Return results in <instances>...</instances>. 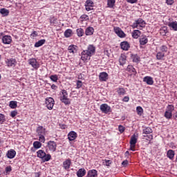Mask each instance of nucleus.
<instances>
[{"mask_svg":"<svg viewBox=\"0 0 177 177\" xmlns=\"http://www.w3.org/2000/svg\"><path fill=\"white\" fill-rule=\"evenodd\" d=\"M96 52V48L93 45H89L87 48V50H84L81 53V59L83 62H86V60H91V57L95 55Z\"/></svg>","mask_w":177,"mask_h":177,"instance_id":"1","label":"nucleus"},{"mask_svg":"<svg viewBox=\"0 0 177 177\" xmlns=\"http://www.w3.org/2000/svg\"><path fill=\"white\" fill-rule=\"evenodd\" d=\"M37 157H38V158H41L44 162H46L52 160V156L49 153H46V152L42 149H39L37 151Z\"/></svg>","mask_w":177,"mask_h":177,"instance_id":"2","label":"nucleus"},{"mask_svg":"<svg viewBox=\"0 0 177 177\" xmlns=\"http://www.w3.org/2000/svg\"><path fill=\"white\" fill-rule=\"evenodd\" d=\"M36 132L39 136V142L41 143H45V140H46L45 138V135H46V129L44 128L42 126H39L36 129Z\"/></svg>","mask_w":177,"mask_h":177,"instance_id":"3","label":"nucleus"},{"mask_svg":"<svg viewBox=\"0 0 177 177\" xmlns=\"http://www.w3.org/2000/svg\"><path fill=\"white\" fill-rule=\"evenodd\" d=\"M59 100L62 103H64L65 106L71 104V100L68 98V93H67V91L66 90L61 91Z\"/></svg>","mask_w":177,"mask_h":177,"instance_id":"4","label":"nucleus"},{"mask_svg":"<svg viewBox=\"0 0 177 177\" xmlns=\"http://www.w3.org/2000/svg\"><path fill=\"white\" fill-rule=\"evenodd\" d=\"M131 27L138 30H143L146 27V21L143 19L139 18L133 23Z\"/></svg>","mask_w":177,"mask_h":177,"instance_id":"5","label":"nucleus"},{"mask_svg":"<svg viewBox=\"0 0 177 177\" xmlns=\"http://www.w3.org/2000/svg\"><path fill=\"white\" fill-rule=\"evenodd\" d=\"M136 143H138V134H133L131 136L130 139V149L131 151H135V148L136 147Z\"/></svg>","mask_w":177,"mask_h":177,"instance_id":"6","label":"nucleus"},{"mask_svg":"<svg viewBox=\"0 0 177 177\" xmlns=\"http://www.w3.org/2000/svg\"><path fill=\"white\" fill-rule=\"evenodd\" d=\"M29 66H31L34 70H38L40 67L39 62L35 58H30L28 60Z\"/></svg>","mask_w":177,"mask_h":177,"instance_id":"7","label":"nucleus"},{"mask_svg":"<svg viewBox=\"0 0 177 177\" xmlns=\"http://www.w3.org/2000/svg\"><path fill=\"white\" fill-rule=\"evenodd\" d=\"M46 104L48 110H53L55 106V100L52 97H47L46 98Z\"/></svg>","mask_w":177,"mask_h":177,"instance_id":"8","label":"nucleus"},{"mask_svg":"<svg viewBox=\"0 0 177 177\" xmlns=\"http://www.w3.org/2000/svg\"><path fill=\"white\" fill-rule=\"evenodd\" d=\"M47 147L51 153H55L57 147V144L55 141L50 140L47 143Z\"/></svg>","mask_w":177,"mask_h":177,"instance_id":"9","label":"nucleus"},{"mask_svg":"<svg viewBox=\"0 0 177 177\" xmlns=\"http://www.w3.org/2000/svg\"><path fill=\"white\" fill-rule=\"evenodd\" d=\"M100 109L101 111L104 114H109V113H111V107L107 104H102Z\"/></svg>","mask_w":177,"mask_h":177,"instance_id":"10","label":"nucleus"},{"mask_svg":"<svg viewBox=\"0 0 177 177\" xmlns=\"http://www.w3.org/2000/svg\"><path fill=\"white\" fill-rule=\"evenodd\" d=\"M6 64L7 67H16V64H17V61L15 58H10L6 60Z\"/></svg>","mask_w":177,"mask_h":177,"instance_id":"11","label":"nucleus"},{"mask_svg":"<svg viewBox=\"0 0 177 177\" xmlns=\"http://www.w3.org/2000/svg\"><path fill=\"white\" fill-rule=\"evenodd\" d=\"M113 30L118 37H120V38H125L126 35L120 27H114Z\"/></svg>","mask_w":177,"mask_h":177,"instance_id":"12","label":"nucleus"},{"mask_svg":"<svg viewBox=\"0 0 177 177\" xmlns=\"http://www.w3.org/2000/svg\"><path fill=\"white\" fill-rule=\"evenodd\" d=\"M62 167L64 169L68 171L70 169V167H71V159L68 158L65 160L62 163Z\"/></svg>","mask_w":177,"mask_h":177,"instance_id":"13","label":"nucleus"},{"mask_svg":"<svg viewBox=\"0 0 177 177\" xmlns=\"http://www.w3.org/2000/svg\"><path fill=\"white\" fill-rule=\"evenodd\" d=\"M93 1L92 0H87L85 3V8L87 12L93 10Z\"/></svg>","mask_w":177,"mask_h":177,"instance_id":"14","label":"nucleus"},{"mask_svg":"<svg viewBox=\"0 0 177 177\" xmlns=\"http://www.w3.org/2000/svg\"><path fill=\"white\" fill-rule=\"evenodd\" d=\"M68 51L69 53H72V55H74L78 52V46L71 44L68 47Z\"/></svg>","mask_w":177,"mask_h":177,"instance_id":"15","label":"nucleus"},{"mask_svg":"<svg viewBox=\"0 0 177 177\" xmlns=\"http://www.w3.org/2000/svg\"><path fill=\"white\" fill-rule=\"evenodd\" d=\"M2 42L5 45H9L12 43V37L9 35H5L2 37Z\"/></svg>","mask_w":177,"mask_h":177,"instance_id":"16","label":"nucleus"},{"mask_svg":"<svg viewBox=\"0 0 177 177\" xmlns=\"http://www.w3.org/2000/svg\"><path fill=\"white\" fill-rule=\"evenodd\" d=\"M142 81L143 82H146L147 85H153L154 84V80L151 76H145Z\"/></svg>","mask_w":177,"mask_h":177,"instance_id":"17","label":"nucleus"},{"mask_svg":"<svg viewBox=\"0 0 177 177\" xmlns=\"http://www.w3.org/2000/svg\"><path fill=\"white\" fill-rule=\"evenodd\" d=\"M6 157L10 159L15 158L16 157V151L15 149H10L7 151Z\"/></svg>","mask_w":177,"mask_h":177,"instance_id":"18","label":"nucleus"},{"mask_svg":"<svg viewBox=\"0 0 177 177\" xmlns=\"http://www.w3.org/2000/svg\"><path fill=\"white\" fill-rule=\"evenodd\" d=\"M127 71H128V73H130L131 75H136V74H138V72H136V69H135V68L132 65H128L127 68Z\"/></svg>","mask_w":177,"mask_h":177,"instance_id":"19","label":"nucleus"},{"mask_svg":"<svg viewBox=\"0 0 177 177\" xmlns=\"http://www.w3.org/2000/svg\"><path fill=\"white\" fill-rule=\"evenodd\" d=\"M85 177H97V171L96 169L88 170Z\"/></svg>","mask_w":177,"mask_h":177,"instance_id":"20","label":"nucleus"},{"mask_svg":"<svg viewBox=\"0 0 177 177\" xmlns=\"http://www.w3.org/2000/svg\"><path fill=\"white\" fill-rule=\"evenodd\" d=\"M149 42V39H147V35H142L141 37L139 39L140 45H146Z\"/></svg>","mask_w":177,"mask_h":177,"instance_id":"21","label":"nucleus"},{"mask_svg":"<svg viewBox=\"0 0 177 177\" xmlns=\"http://www.w3.org/2000/svg\"><path fill=\"white\" fill-rule=\"evenodd\" d=\"M68 139L70 142H73V140H75L77 139V133L75 131H71L68 134Z\"/></svg>","mask_w":177,"mask_h":177,"instance_id":"22","label":"nucleus"},{"mask_svg":"<svg viewBox=\"0 0 177 177\" xmlns=\"http://www.w3.org/2000/svg\"><path fill=\"white\" fill-rule=\"evenodd\" d=\"M100 81H107L109 80V74L106 72H102L99 75Z\"/></svg>","mask_w":177,"mask_h":177,"instance_id":"23","label":"nucleus"},{"mask_svg":"<svg viewBox=\"0 0 177 177\" xmlns=\"http://www.w3.org/2000/svg\"><path fill=\"white\" fill-rule=\"evenodd\" d=\"M140 35H142V32H140V30H134L131 32V37L134 39H138V38H139V37H140Z\"/></svg>","mask_w":177,"mask_h":177,"instance_id":"24","label":"nucleus"},{"mask_svg":"<svg viewBox=\"0 0 177 177\" xmlns=\"http://www.w3.org/2000/svg\"><path fill=\"white\" fill-rule=\"evenodd\" d=\"M76 175L77 177H84L86 175V170L84 168L79 169L77 171Z\"/></svg>","mask_w":177,"mask_h":177,"instance_id":"25","label":"nucleus"},{"mask_svg":"<svg viewBox=\"0 0 177 177\" xmlns=\"http://www.w3.org/2000/svg\"><path fill=\"white\" fill-rule=\"evenodd\" d=\"M119 63L120 66H124L127 63V56L124 54H121L119 57Z\"/></svg>","mask_w":177,"mask_h":177,"instance_id":"26","label":"nucleus"},{"mask_svg":"<svg viewBox=\"0 0 177 177\" xmlns=\"http://www.w3.org/2000/svg\"><path fill=\"white\" fill-rule=\"evenodd\" d=\"M167 157L169 158V160H174V158L175 157V151L169 149L167 152Z\"/></svg>","mask_w":177,"mask_h":177,"instance_id":"27","label":"nucleus"},{"mask_svg":"<svg viewBox=\"0 0 177 177\" xmlns=\"http://www.w3.org/2000/svg\"><path fill=\"white\" fill-rule=\"evenodd\" d=\"M120 46L123 50H128V49H129V48H130L129 43H128V41L121 42Z\"/></svg>","mask_w":177,"mask_h":177,"instance_id":"28","label":"nucleus"},{"mask_svg":"<svg viewBox=\"0 0 177 177\" xmlns=\"http://www.w3.org/2000/svg\"><path fill=\"white\" fill-rule=\"evenodd\" d=\"M95 29L93 27H88L85 30L86 35H93Z\"/></svg>","mask_w":177,"mask_h":177,"instance_id":"29","label":"nucleus"},{"mask_svg":"<svg viewBox=\"0 0 177 177\" xmlns=\"http://www.w3.org/2000/svg\"><path fill=\"white\" fill-rule=\"evenodd\" d=\"M117 93L119 95V96H124V95L127 93V91H125V88L119 87L117 88Z\"/></svg>","mask_w":177,"mask_h":177,"instance_id":"30","label":"nucleus"},{"mask_svg":"<svg viewBox=\"0 0 177 177\" xmlns=\"http://www.w3.org/2000/svg\"><path fill=\"white\" fill-rule=\"evenodd\" d=\"M165 57V53H162L161 51H159L156 54V59L157 60H162Z\"/></svg>","mask_w":177,"mask_h":177,"instance_id":"31","label":"nucleus"},{"mask_svg":"<svg viewBox=\"0 0 177 177\" xmlns=\"http://www.w3.org/2000/svg\"><path fill=\"white\" fill-rule=\"evenodd\" d=\"M168 26L172 28L174 31H177V21L169 22Z\"/></svg>","mask_w":177,"mask_h":177,"instance_id":"32","label":"nucleus"},{"mask_svg":"<svg viewBox=\"0 0 177 177\" xmlns=\"http://www.w3.org/2000/svg\"><path fill=\"white\" fill-rule=\"evenodd\" d=\"M131 59H132L133 63H139V62H140V57H139V55H138L137 54L132 55Z\"/></svg>","mask_w":177,"mask_h":177,"instance_id":"33","label":"nucleus"},{"mask_svg":"<svg viewBox=\"0 0 177 177\" xmlns=\"http://www.w3.org/2000/svg\"><path fill=\"white\" fill-rule=\"evenodd\" d=\"M167 32H168V28H167V26H164L160 30V34L163 37H165Z\"/></svg>","mask_w":177,"mask_h":177,"instance_id":"34","label":"nucleus"},{"mask_svg":"<svg viewBox=\"0 0 177 177\" xmlns=\"http://www.w3.org/2000/svg\"><path fill=\"white\" fill-rule=\"evenodd\" d=\"M46 42L45 39L39 40L35 44V48H39V46H42Z\"/></svg>","mask_w":177,"mask_h":177,"instance_id":"35","label":"nucleus"},{"mask_svg":"<svg viewBox=\"0 0 177 177\" xmlns=\"http://www.w3.org/2000/svg\"><path fill=\"white\" fill-rule=\"evenodd\" d=\"M71 35H73V30L67 29V30H65L64 37L66 38H70V37H71Z\"/></svg>","mask_w":177,"mask_h":177,"instance_id":"36","label":"nucleus"},{"mask_svg":"<svg viewBox=\"0 0 177 177\" xmlns=\"http://www.w3.org/2000/svg\"><path fill=\"white\" fill-rule=\"evenodd\" d=\"M33 147L35 149H41L42 147V142L41 141H35L33 142Z\"/></svg>","mask_w":177,"mask_h":177,"instance_id":"37","label":"nucleus"},{"mask_svg":"<svg viewBox=\"0 0 177 177\" xmlns=\"http://www.w3.org/2000/svg\"><path fill=\"white\" fill-rule=\"evenodd\" d=\"M0 13L4 17L9 16V10L6 8H1L0 9Z\"/></svg>","mask_w":177,"mask_h":177,"instance_id":"38","label":"nucleus"},{"mask_svg":"<svg viewBox=\"0 0 177 177\" xmlns=\"http://www.w3.org/2000/svg\"><path fill=\"white\" fill-rule=\"evenodd\" d=\"M142 132L145 135H150V133L153 132V130L150 127H146L145 129H143Z\"/></svg>","mask_w":177,"mask_h":177,"instance_id":"39","label":"nucleus"},{"mask_svg":"<svg viewBox=\"0 0 177 177\" xmlns=\"http://www.w3.org/2000/svg\"><path fill=\"white\" fill-rule=\"evenodd\" d=\"M107 5L108 8H114V5H115V0H108Z\"/></svg>","mask_w":177,"mask_h":177,"instance_id":"40","label":"nucleus"},{"mask_svg":"<svg viewBox=\"0 0 177 177\" xmlns=\"http://www.w3.org/2000/svg\"><path fill=\"white\" fill-rule=\"evenodd\" d=\"M165 118H167V120H171V118H172V113L169 112L168 111H166L165 112Z\"/></svg>","mask_w":177,"mask_h":177,"instance_id":"41","label":"nucleus"},{"mask_svg":"<svg viewBox=\"0 0 177 177\" xmlns=\"http://www.w3.org/2000/svg\"><path fill=\"white\" fill-rule=\"evenodd\" d=\"M136 111H137L138 115H142V114H143V108H142V106H137Z\"/></svg>","mask_w":177,"mask_h":177,"instance_id":"42","label":"nucleus"},{"mask_svg":"<svg viewBox=\"0 0 177 177\" xmlns=\"http://www.w3.org/2000/svg\"><path fill=\"white\" fill-rule=\"evenodd\" d=\"M10 109H16V107H17V102L10 101Z\"/></svg>","mask_w":177,"mask_h":177,"instance_id":"43","label":"nucleus"},{"mask_svg":"<svg viewBox=\"0 0 177 177\" xmlns=\"http://www.w3.org/2000/svg\"><path fill=\"white\" fill-rule=\"evenodd\" d=\"M50 80H51V81L53 82H57L59 77H57V75H53L50 76Z\"/></svg>","mask_w":177,"mask_h":177,"instance_id":"44","label":"nucleus"},{"mask_svg":"<svg viewBox=\"0 0 177 177\" xmlns=\"http://www.w3.org/2000/svg\"><path fill=\"white\" fill-rule=\"evenodd\" d=\"M76 31L78 37H82L84 35V29L78 28Z\"/></svg>","mask_w":177,"mask_h":177,"instance_id":"45","label":"nucleus"},{"mask_svg":"<svg viewBox=\"0 0 177 177\" xmlns=\"http://www.w3.org/2000/svg\"><path fill=\"white\" fill-rule=\"evenodd\" d=\"M6 121V117L5 115L0 113V124H3Z\"/></svg>","mask_w":177,"mask_h":177,"instance_id":"46","label":"nucleus"},{"mask_svg":"<svg viewBox=\"0 0 177 177\" xmlns=\"http://www.w3.org/2000/svg\"><path fill=\"white\" fill-rule=\"evenodd\" d=\"M160 52L162 53H167V52H168V47H167V46H161L160 48Z\"/></svg>","mask_w":177,"mask_h":177,"instance_id":"47","label":"nucleus"},{"mask_svg":"<svg viewBox=\"0 0 177 177\" xmlns=\"http://www.w3.org/2000/svg\"><path fill=\"white\" fill-rule=\"evenodd\" d=\"M167 111L172 113V111H174V110H175V106L172 104H169L167 106Z\"/></svg>","mask_w":177,"mask_h":177,"instance_id":"48","label":"nucleus"},{"mask_svg":"<svg viewBox=\"0 0 177 177\" xmlns=\"http://www.w3.org/2000/svg\"><path fill=\"white\" fill-rule=\"evenodd\" d=\"M82 82L81 80H77L76 82V89H80L82 88Z\"/></svg>","mask_w":177,"mask_h":177,"instance_id":"49","label":"nucleus"},{"mask_svg":"<svg viewBox=\"0 0 177 177\" xmlns=\"http://www.w3.org/2000/svg\"><path fill=\"white\" fill-rule=\"evenodd\" d=\"M16 115H17V111H11L10 117H12V118H15V117H16Z\"/></svg>","mask_w":177,"mask_h":177,"instance_id":"50","label":"nucleus"},{"mask_svg":"<svg viewBox=\"0 0 177 177\" xmlns=\"http://www.w3.org/2000/svg\"><path fill=\"white\" fill-rule=\"evenodd\" d=\"M118 129H119V132H120V133H122V132L125 131V127H124L122 125H119Z\"/></svg>","mask_w":177,"mask_h":177,"instance_id":"51","label":"nucleus"},{"mask_svg":"<svg viewBox=\"0 0 177 177\" xmlns=\"http://www.w3.org/2000/svg\"><path fill=\"white\" fill-rule=\"evenodd\" d=\"M6 172L8 174V172H12V166H8L6 167Z\"/></svg>","mask_w":177,"mask_h":177,"instance_id":"52","label":"nucleus"},{"mask_svg":"<svg viewBox=\"0 0 177 177\" xmlns=\"http://www.w3.org/2000/svg\"><path fill=\"white\" fill-rule=\"evenodd\" d=\"M30 37H32V38H35L36 37H38V33H37V31H33L31 33Z\"/></svg>","mask_w":177,"mask_h":177,"instance_id":"53","label":"nucleus"},{"mask_svg":"<svg viewBox=\"0 0 177 177\" xmlns=\"http://www.w3.org/2000/svg\"><path fill=\"white\" fill-rule=\"evenodd\" d=\"M59 125L61 129H67V125L63 124H59Z\"/></svg>","mask_w":177,"mask_h":177,"instance_id":"54","label":"nucleus"},{"mask_svg":"<svg viewBox=\"0 0 177 177\" xmlns=\"http://www.w3.org/2000/svg\"><path fill=\"white\" fill-rule=\"evenodd\" d=\"M145 138H147V140H153V135L144 136Z\"/></svg>","mask_w":177,"mask_h":177,"instance_id":"55","label":"nucleus"},{"mask_svg":"<svg viewBox=\"0 0 177 177\" xmlns=\"http://www.w3.org/2000/svg\"><path fill=\"white\" fill-rule=\"evenodd\" d=\"M167 5H174V0H165Z\"/></svg>","mask_w":177,"mask_h":177,"instance_id":"56","label":"nucleus"},{"mask_svg":"<svg viewBox=\"0 0 177 177\" xmlns=\"http://www.w3.org/2000/svg\"><path fill=\"white\" fill-rule=\"evenodd\" d=\"M122 102H129V96H124L122 99Z\"/></svg>","mask_w":177,"mask_h":177,"instance_id":"57","label":"nucleus"},{"mask_svg":"<svg viewBox=\"0 0 177 177\" xmlns=\"http://www.w3.org/2000/svg\"><path fill=\"white\" fill-rule=\"evenodd\" d=\"M110 164H111V160H105V165H106V167H109Z\"/></svg>","mask_w":177,"mask_h":177,"instance_id":"58","label":"nucleus"},{"mask_svg":"<svg viewBox=\"0 0 177 177\" xmlns=\"http://www.w3.org/2000/svg\"><path fill=\"white\" fill-rule=\"evenodd\" d=\"M128 3H136L138 2V0H126Z\"/></svg>","mask_w":177,"mask_h":177,"instance_id":"59","label":"nucleus"},{"mask_svg":"<svg viewBox=\"0 0 177 177\" xmlns=\"http://www.w3.org/2000/svg\"><path fill=\"white\" fill-rule=\"evenodd\" d=\"M88 15H83L81 16V19H82L83 20H88Z\"/></svg>","mask_w":177,"mask_h":177,"instance_id":"60","label":"nucleus"},{"mask_svg":"<svg viewBox=\"0 0 177 177\" xmlns=\"http://www.w3.org/2000/svg\"><path fill=\"white\" fill-rule=\"evenodd\" d=\"M122 165L124 166V167H127V165H128V161L126 160H124L122 162Z\"/></svg>","mask_w":177,"mask_h":177,"instance_id":"61","label":"nucleus"},{"mask_svg":"<svg viewBox=\"0 0 177 177\" xmlns=\"http://www.w3.org/2000/svg\"><path fill=\"white\" fill-rule=\"evenodd\" d=\"M51 89H57V86H56V84H52L51 85Z\"/></svg>","mask_w":177,"mask_h":177,"instance_id":"62","label":"nucleus"},{"mask_svg":"<svg viewBox=\"0 0 177 177\" xmlns=\"http://www.w3.org/2000/svg\"><path fill=\"white\" fill-rule=\"evenodd\" d=\"M41 174L39 173H35V177H39Z\"/></svg>","mask_w":177,"mask_h":177,"instance_id":"63","label":"nucleus"},{"mask_svg":"<svg viewBox=\"0 0 177 177\" xmlns=\"http://www.w3.org/2000/svg\"><path fill=\"white\" fill-rule=\"evenodd\" d=\"M174 118H175V120H177V112L176 113V114L174 115Z\"/></svg>","mask_w":177,"mask_h":177,"instance_id":"64","label":"nucleus"}]
</instances>
